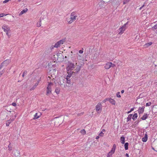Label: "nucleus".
<instances>
[{
    "label": "nucleus",
    "mask_w": 157,
    "mask_h": 157,
    "mask_svg": "<svg viewBox=\"0 0 157 157\" xmlns=\"http://www.w3.org/2000/svg\"><path fill=\"white\" fill-rule=\"evenodd\" d=\"M131 112L132 111H131V110H130V111H128L127 112V113L128 114V113H131Z\"/></svg>",
    "instance_id": "60"
},
{
    "label": "nucleus",
    "mask_w": 157,
    "mask_h": 157,
    "mask_svg": "<svg viewBox=\"0 0 157 157\" xmlns=\"http://www.w3.org/2000/svg\"><path fill=\"white\" fill-rule=\"evenodd\" d=\"M80 67H79L78 69H75V71L77 72H78V71H80Z\"/></svg>",
    "instance_id": "46"
},
{
    "label": "nucleus",
    "mask_w": 157,
    "mask_h": 157,
    "mask_svg": "<svg viewBox=\"0 0 157 157\" xmlns=\"http://www.w3.org/2000/svg\"><path fill=\"white\" fill-rule=\"evenodd\" d=\"M27 73V71H24V72H23V74L22 75L23 77H24L26 75Z\"/></svg>",
    "instance_id": "32"
},
{
    "label": "nucleus",
    "mask_w": 157,
    "mask_h": 157,
    "mask_svg": "<svg viewBox=\"0 0 157 157\" xmlns=\"http://www.w3.org/2000/svg\"><path fill=\"white\" fill-rule=\"evenodd\" d=\"M81 58H82V56H80L78 54L77 56V58L78 59H79V60L81 59Z\"/></svg>",
    "instance_id": "36"
},
{
    "label": "nucleus",
    "mask_w": 157,
    "mask_h": 157,
    "mask_svg": "<svg viewBox=\"0 0 157 157\" xmlns=\"http://www.w3.org/2000/svg\"><path fill=\"white\" fill-rule=\"evenodd\" d=\"M6 14H4L3 13L0 14V17H2L4 16H6Z\"/></svg>",
    "instance_id": "41"
},
{
    "label": "nucleus",
    "mask_w": 157,
    "mask_h": 157,
    "mask_svg": "<svg viewBox=\"0 0 157 157\" xmlns=\"http://www.w3.org/2000/svg\"><path fill=\"white\" fill-rule=\"evenodd\" d=\"M121 142L122 144H124L125 142V138L123 136L121 137L120 139Z\"/></svg>",
    "instance_id": "17"
},
{
    "label": "nucleus",
    "mask_w": 157,
    "mask_h": 157,
    "mask_svg": "<svg viewBox=\"0 0 157 157\" xmlns=\"http://www.w3.org/2000/svg\"><path fill=\"white\" fill-rule=\"evenodd\" d=\"M39 83V82L38 81L35 85L33 86L32 87H30V91H32L34 90V89H36V86L38 85V84Z\"/></svg>",
    "instance_id": "13"
},
{
    "label": "nucleus",
    "mask_w": 157,
    "mask_h": 157,
    "mask_svg": "<svg viewBox=\"0 0 157 157\" xmlns=\"http://www.w3.org/2000/svg\"><path fill=\"white\" fill-rule=\"evenodd\" d=\"M77 17L78 16L75 12H73L71 13L70 18L73 22L75 21L77 19Z\"/></svg>",
    "instance_id": "4"
},
{
    "label": "nucleus",
    "mask_w": 157,
    "mask_h": 157,
    "mask_svg": "<svg viewBox=\"0 0 157 157\" xmlns=\"http://www.w3.org/2000/svg\"><path fill=\"white\" fill-rule=\"evenodd\" d=\"M125 155L127 157H129V155H128V153H126V154H125Z\"/></svg>",
    "instance_id": "55"
},
{
    "label": "nucleus",
    "mask_w": 157,
    "mask_h": 157,
    "mask_svg": "<svg viewBox=\"0 0 157 157\" xmlns=\"http://www.w3.org/2000/svg\"><path fill=\"white\" fill-rule=\"evenodd\" d=\"M109 101V98H105V99L103 101V103H105V102L106 101Z\"/></svg>",
    "instance_id": "42"
},
{
    "label": "nucleus",
    "mask_w": 157,
    "mask_h": 157,
    "mask_svg": "<svg viewBox=\"0 0 157 157\" xmlns=\"http://www.w3.org/2000/svg\"><path fill=\"white\" fill-rule=\"evenodd\" d=\"M144 5H143L140 8V10H141V9L144 6Z\"/></svg>",
    "instance_id": "52"
},
{
    "label": "nucleus",
    "mask_w": 157,
    "mask_h": 157,
    "mask_svg": "<svg viewBox=\"0 0 157 157\" xmlns=\"http://www.w3.org/2000/svg\"><path fill=\"white\" fill-rule=\"evenodd\" d=\"M109 101L112 105H115L116 104V101L113 99L111 98H109Z\"/></svg>",
    "instance_id": "12"
},
{
    "label": "nucleus",
    "mask_w": 157,
    "mask_h": 157,
    "mask_svg": "<svg viewBox=\"0 0 157 157\" xmlns=\"http://www.w3.org/2000/svg\"><path fill=\"white\" fill-rule=\"evenodd\" d=\"M124 92V90H122L121 91V92L122 94H123Z\"/></svg>",
    "instance_id": "56"
},
{
    "label": "nucleus",
    "mask_w": 157,
    "mask_h": 157,
    "mask_svg": "<svg viewBox=\"0 0 157 157\" xmlns=\"http://www.w3.org/2000/svg\"><path fill=\"white\" fill-rule=\"evenodd\" d=\"M152 42H150L148 43H147L144 46H146V47H149L152 44Z\"/></svg>",
    "instance_id": "25"
},
{
    "label": "nucleus",
    "mask_w": 157,
    "mask_h": 157,
    "mask_svg": "<svg viewBox=\"0 0 157 157\" xmlns=\"http://www.w3.org/2000/svg\"><path fill=\"white\" fill-rule=\"evenodd\" d=\"M54 87V84L53 82H48L46 90V95L49 96L52 94V89Z\"/></svg>",
    "instance_id": "1"
},
{
    "label": "nucleus",
    "mask_w": 157,
    "mask_h": 157,
    "mask_svg": "<svg viewBox=\"0 0 157 157\" xmlns=\"http://www.w3.org/2000/svg\"><path fill=\"white\" fill-rule=\"evenodd\" d=\"M152 29L153 30H154V29H157V23L152 27Z\"/></svg>",
    "instance_id": "34"
},
{
    "label": "nucleus",
    "mask_w": 157,
    "mask_h": 157,
    "mask_svg": "<svg viewBox=\"0 0 157 157\" xmlns=\"http://www.w3.org/2000/svg\"><path fill=\"white\" fill-rule=\"evenodd\" d=\"M51 77L50 76H48L47 78L48 80V81L49 80H51Z\"/></svg>",
    "instance_id": "51"
},
{
    "label": "nucleus",
    "mask_w": 157,
    "mask_h": 157,
    "mask_svg": "<svg viewBox=\"0 0 157 157\" xmlns=\"http://www.w3.org/2000/svg\"><path fill=\"white\" fill-rule=\"evenodd\" d=\"M71 75H68L66 79H69L70 77H71Z\"/></svg>",
    "instance_id": "43"
},
{
    "label": "nucleus",
    "mask_w": 157,
    "mask_h": 157,
    "mask_svg": "<svg viewBox=\"0 0 157 157\" xmlns=\"http://www.w3.org/2000/svg\"><path fill=\"white\" fill-rule=\"evenodd\" d=\"M116 96L118 98H121V96L120 94V92H118L117 93Z\"/></svg>",
    "instance_id": "35"
},
{
    "label": "nucleus",
    "mask_w": 157,
    "mask_h": 157,
    "mask_svg": "<svg viewBox=\"0 0 157 157\" xmlns=\"http://www.w3.org/2000/svg\"><path fill=\"white\" fill-rule=\"evenodd\" d=\"M145 107L143 106V107H140L138 110V112L139 114H142L144 111Z\"/></svg>",
    "instance_id": "11"
},
{
    "label": "nucleus",
    "mask_w": 157,
    "mask_h": 157,
    "mask_svg": "<svg viewBox=\"0 0 157 157\" xmlns=\"http://www.w3.org/2000/svg\"><path fill=\"white\" fill-rule=\"evenodd\" d=\"M126 29V27H125L124 26H122L118 29V34L120 35H122Z\"/></svg>",
    "instance_id": "8"
},
{
    "label": "nucleus",
    "mask_w": 157,
    "mask_h": 157,
    "mask_svg": "<svg viewBox=\"0 0 157 157\" xmlns=\"http://www.w3.org/2000/svg\"><path fill=\"white\" fill-rule=\"evenodd\" d=\"M132 116V114H130L129 115L128 117H127V121H129L130 120L131 117Z\"/></svg>",
    "instance_id": "28"
},
{
    "label": "nucleus",
    "mask_w": 157,
    "mask_h": 157,
    "mask_svg": "<svg viewBox=\"0 0 157 157\" xmlns=\"http://www.w3.org/2000/svg\"><path fill=\"white\" fill-rule=\"evenodd\" d=\"M137 117V114L136 113H135L133 115L132 119L133 120H135L136 119Z\"/></svg>",
    "instance_id": "21"
},
{
    "label": "nucleus",
    "mask_w": 157,
    "mask_h": 157,
    "mask_svg": "<svg viewBox=\"0 0 157 157\" xmlns=\"http://www.w3.org/2000/svg\"><path fill=\"white\" fill-rule=\"evenodd\" d=\"M14 119L15 118H13V119H10V120L7 121L6 123V126H9L10 123L14 120Z\"/></svg>",
    "instance_id": "14"
},
{
    "label": "nucleus",
    "mask_w": 157,
    "mask_h": 157,
    "mask_svg": "<svg viewBox=\"0 0 157 157\" xmlns=\"http://www.w3.org/2000/svg\"><path fill=\"white\" fill-rule=\"evenodd\" d=\"M65 41L64 40H60L55 44L54 47L56 48L59 47Z\"/></svg>",
    "instance_id": "6"
},
{
    "label": "nucleus",
    "mask_w": 157,
    "mask_h": 157,
    "mask_svg": "<svg viewBox=\"0 0 157 157\" xmlns=\"http://www.w3.org/2000/svg\"><path fill=\"white\" fill-rule=\"evenodd\" d=\"M53 80H54L53 79H52V82L53 81Z\"/></svg>",
    "instance_id": "62"
},
{
    "label": "nucleus",
    "mask_w": 157,
    "mask_h": 157,
    "mask_svg": "<svg viewBox=\"0 0 157 157\" xmlns=\"http://www.w3.org/2000/svg\"><path fill=\"white\" fill-rule=\"evenodd\" d=\"M111 62H108L104 66L105 69H109L111 67Z\"/></svg>",
    "instance_id": "10"
},
{
    "label": "nucleus",
    "mask_w": 157,
    "mask_h": 157,
    "mask_svg": "<svg viewBox=\"0 0 157 157\" xmlns=\"http://www.w3.org/2000/svg\"><path fill=\"white\" fill-rule=\"evenodd\" d=\"M60 55H61V56H62V54H61V53H57V56H58H58H60Z\"/></svg>",
    "instance_id": "50"
},
{
    "label": "nucleus",
    "mask_w": 157,
    "mask_h": 157,
    "mask_svg": "<svg viewBox=\"0 0 157 157\" xmlns=\"http://www.w3.org/2000/svg\"><path fill=\"white\" fill-rule=\"evenodd\" d=\"M128 22H126V23L124 24V25H123V26H124L125 27H126V25H128Z\"/></svg>",
    "instance_id": "48"
},
{
    "label": "nucleus",
    "mask_w": 157,
    "mask_h": 157,
    "mask_svg": "<svg viewBox=\"0 0 157 157\" xmlns=\"http://www.w3.org/2000/svg\"><path fill=\"white\" fill-rule=\"evenodd\" d=\"M16 152L17 153V155H19V151L18 150H16Z\"/></svg>",
    "instance_id": "53"
},
{
    "label": "nucleus",
    "mask_w": 157,
    "mask_h": 157,
    "mask_svg": "<svg viewBox=\"0 0 157 157\" xmlns=\"http://www.w3.org/2000/svg\"><path fill=\"white\" fill-rule=\"evenodd\" d=\"M147 139L146 138H146L144 137L142 138V140L144 142H146L147 141Z\"/></svg>",
    "instance_id": "37"
},
{
    "label": "nucleus",
    "mask_w": 157,
    "mask_h": 157,
    "mask_svg": "<svg viewBox=\"0 0 157 157\" xmlns=\"http://www.w3.org/2000/svg\"><path fill=\"white\" fill-rule=\"evenodd\" d=\"M10 1V0H5L3 1V3H6Z\"/></svg>",
    "instance_id": "44"
},
{
    "label": "nucleus",
    "mask_w": 157,
    "mask_h": 157,
    "mask_svg": "<svg viewBox=\"0 0 157 157\" xmlns=\"http://www.w3.org/2000/svg\"><path fill=\"white\" fill-rule=\"evenodd\" d=\"M144 138H146H146L147 139V134H145V136H144Z\"/></svg>",
    "instance_id": "58"
},
{
    "label": "nucleus",
    "mask_w": 157,
    "mask_h": 157,
    "mask_svg": "<svg viewBox=\"0 0 157 157\" xmlns=\"http://www.w3.org/2000/svg\"><path fill=\"white\" fill-rule=\"evenodd\" d=\"M2 29L4 32L6 33V35L8 36H9V33L10 32V28L9 26L7 25L4 24L2 26Z\"/></svg>",
    "instance_id": "2"
},
{
    "label": "nucleus",
    "mask_w": 157,
    "mask_h": 157,
    "mask_svg": "<svg viewBox=\"0 0 157 157\" xmlns=\"http://www.w3.org/2000/svg\"><path fill=\"white\" fill-rule=\"evenodd\" d=\"M102 106L101 103L99 102L95 106V109L98 113H100L102 111Z\"/></svg>",
    "instance_id": "3"
},
{
    "label": "nucleus",
    "mask_w": 157,
    "mask_h": 157,
    "mask_svg": "<svg viewBox=\"0 0 157 157\" xmlns=\"http://www.w3.org/2000/svg\"><path fill=\"white\" fill-rule=\"evenodd\" d=\"M66 21L68 23V24H70L72 23L73 22L71 20V19L70 18H66Z\"/></svg>",
    "instance_id": "18"
},
{
    "label": "nucleus",
    "mask_w": 157,
    "mask_h": 157,
    "mask_svg": "<svg viewBox=\"0 0 157 157\" xmlns=\"http://www.w3.org/2000/svg\"><path fill=\"white\" fill-rule=\"evenodd\" d=\"M71 54H72L73 53V52L72 51H71Z\"/></svg>",
    "instance_id": "63"
},
{
    "label": "nucleus",
    "mask_w": 157,
    "mask_h": 157,
    "mask_svg": "<svg viewBox=\"0 0 157 157\" xmlns=\"http://www.w3.org/2000/svg\"><path fill=\"white\" fill-rule=\"evenodd\" d=\"M75 65L73 63H70L68 64L67 69V70H71L75 68Z\"/></svg>",
    "instance_id": "7"
},
{
    "label": "nucleus",
    "mask_w": 157,
    "mask_h": 157,
    "mask_svg": "<svg viewBox=\"0 0 157 157\" xmlns=\"http://www.w3.org/2000/svg\"><path fill=\"white\" fill-rule=\"evenodd\" d=\"M134 109V108H132L131 109V111H133Z\"/></svg>",
    "instance_id": "59"
},
{
    "label": "nucleus",
    "mask_w": 157,
    "mask_h": 157,
    "mask_svg": "<svg viewBox=\"0 0 157 157\" xmlns=\"http://www.w3.org/2000/svg\"><path fill=\"white\" fill-rule=\"evenodd\" d=\"M11 61L10 59H7L1 63L0 66L1 67H6L11 62Z\"/></svg>",
    "instance_id": "5"
},
{
    "label": "nucleus",
    "mask_w": 157,
    "mask_h": 157,
    "mask_svg": "<svg viewBox=\"0 0 157 157\" xmlns=\"http://www.w3.org/2000/svg\"><path fill=\"white\" fill-rule=\"evenodd\" d=\"M153 149L155 150V151H157V145H155L154 148H153Z\"/></svg>",
    "instance_id": "40"
},
{
    "label": "nucleus",
    "mask_w": 157,
    "mask_h": 157,
    "mask_svg": "<svg viewBox=\"0 0 157 157\" xmlns=\"http://www.w3.org/2000/svg\"><path fill=\"white\" fill-rule=\"evenodd\" d=\"M99 138V136H97L96 137V139H98Z\"/></svg>",
    "instance_id": "54"
},
{
    "label": "nucleus",
    "mask_w": 157,
    "mask_h": 157,
    "mask_svg": "<svg viewBox=\"0 0 157 157\" xmlns=\"http://www.w3.org/2000/svg\"><path fill=\"white\" fill-rule=\"evenodd\" d=\"M151 105V102H150L147 103L146 104V106H150Z\"/></svg>",
    "instance_id": "38"
},
{
    "label": "nucleus",
    "mask_w": 157,
    "mask_h": 157,
    "mask_svg": "<svg viewBox=\"0 0 157 157\" xmlns=\"http://www.w3.org/2000/svg\"><path fill=\"white\" fill-rule=\"evenodd\" d=\"M98 136L100 137L103 136H104V133L102 132H101L99 134Z\"/></svg>",
    "instance_id": "33"
},
{
    "label": "nucleus",
    "mask_w": 157,
    "mask_h": 157,
    "mask_svg": "<svg viewBox=\"0 0 157 157\" xmlns=\"http://www.w3.org/2000/svg\"><path fill=\"white\" fill-rule=\"evenodd\" d=\"M128 143H126L124 144V147L125 150H127L128 149Z\"/></svg>",
    "instance_id": "27"
},
{
    "label": "nucleus",
    "mask_w": 157,
    "mask_h": 157,
    "mask_svg": "<svg viewBox=\"0 0 157 157\" xmlns=\"http://www.w3.org/2000/svg\"><path fill=\"white\" fill-rule=\"evenodd\" d=\"M147 118V114H144L141 117V119L143 120H145Z\"/></svg>",
    "instance_id": "16"
},
{
    "label": "nucleus",
    "mask_w": 157,
    "mask_h": 157,
    "mask_svg": "<svg viewBox=\"0 0 157 157\" xmlns=\"http://www.w3.org/2000/svg\"><path fill=\"white\" fill-rule=\"evenodd\" d=\"M60 91V89L59 88H57L56 89L55 92L57 94H59Z\"/></svg>",
    "instance_id": "22"
},
{
    "label": "nucleus",
    "mask_w": 157,
    "mask_h": 157,
    "mask_svg": "<svg viewBox=\"0 0 157 157\" xmlns=\"http://www.w3.org/2000/svg\"><path fill=\"white\" fill-rule=\"evenodd\" d=\"M41 113L40 112H38L34 115L33 119L35 120L39 118L41 115Z\"/></svg>",
    "instance_id": "9"
},
{
    "label": "nucleus",
    "mask_w": 157,
    "mask_h": 157,
    "mask_svg": "<svg viewBox=\"0 0 157 157\" xmlns=\"http://www.w3.org/2000/svg\"><path fill=\"white\" fill-rule=\"evenodd\" d=\"M8 150L9 151H11L12 150V147L11 145V143L10 142V143L8 146Z\"/></svg>",
    "instance_id": "20"
},
{
    "label": "nucleus",
    "mask_w": 157,
    "mask_h": 157,
    "mask_svg": "<svg viewBox=\"0 0 157 157\" xmlns=\"http://www.w3.org/2000/svg\"><path fill=\"white\" fill-rule=\"evenodd\" d=\"M80 132L83 135H85L86 134V132L85 129H82L81 130Z\"/></svg>",
    "instance_id": "29"
},
{
    "label": "nucleus",
    "mask_w": 157,
    "mask_h": 157,
    "mask_svg": "<svg viewBox=\"0 0 157 157\" xmlns=\"http://www.w3.org/2000/svg\"><path fill=\"white\" fill-rule=\"evenodd\" d=\"M154 111L155 113L157 112V107H154L153 108Z\"/></svg>",
    "instance_id": "39"
},
{
    "label": "nucleus",
    "mask_w": 157,
    "mask_h": 157,
    "mask_svg": "<svg viewBox=\"0 0 157 157\" xmlns=\"http://www.w3.org/2000/svg\"><path fill=\"white\" fill-rule=\"evenodd\" d=\"M41 25V21L40 20V21L37 22L36 24V26L37 27H40Z\"/></svg>",
    "instance_id": "24"
},
{
    "label": "nucleus",
    "mask_w": 157,
    "mask_h": 157,
    "mask_svg": "<svg viewBox=\"0 0 157 157\" xmlns=\"http://www.w3.org/2000/svg\"><path fill=\"white\" fill-rule=\"evenodd\" d=\"M114 153V152L113 151L111 150L109 152L108 155V156L109 157L110 156H112V155Z\"/></svg>",
    "instance_id": "23"
},
{
    "label": "nucleus",
    "mask_w": 157,
    "mask_h": 157,
    "mask_svg": "<svg viewBox=\"0 0 157 157\" xmlns=\"http://www.w3.org/2000/svg\"><path fill=\"white\" fill-rule=\"evenodd\" d=\"M116 148V144H113V145L112 148L111 150L115 152Z\"/></svg>",
    "instance_id": "19"
},
{
    "label": "nucleus",
    "mask_w": 157,
    "mask_h": 157,
    "mask_svg": "<svg viewBox=\"0 0 157 157\" xmlns=\"http://www.w3.org/2000/svg\"><path fill=\"white\" fill-rule=\"evenodd\" d=\"M130 0H123V4H125L128 3Z\"/></svg>",
    "instance_id": "30"
},
{
    "label": "nucleus",
    "mask_w": 157,
    "mask_h": 157,
    "mask_svg": "<svg viewBox=\"0 0 157 157\" xmlns=\"http://www.w3.org/2000/svg\"><path fill=\"white\" fill-rule=\"evenodd\" d=\"M83 50H80L79 51V53H80V54L82 53H83Z\"/></svg>",
    "instance_id": "49"
},
{
    "label": "nucleus",
    "mask_w": 157,
    "mask_h": 157,
    "mask_svg": "<svg viewBox=\"0 0 157 157\" xmlns=\"http://www.w3.org/2000/svg\"><path fill=\"white\" fill-rule=\"evenodd\" d=\"M111 67H113L115 66V65L111 63Z\"/></svg>",
    "instance_id": "47"
},
{
    "label": "nucleus",
    "mask_w": 157,
    "mask_h": 157,
    "mask_svg": "<svg viewBox=\"0 0 157 157\" xmlns=\"http://www.w3.org/2000/svg\"><path fill=\"white\" fill-rule=\"evenodd\" d=\"M105 129H103L101 132H105Z\"/></svg>",
    "instance_id": "57"
},
{
    "label": "nucleus",
    "mask_w": 157,
    "mask_h": 157,
    "mask_svg": "<svg viewBox=\"0 0 157 157\" xmlns=\"http://www.w3.org/2000/svg\"><path fill=\"white\" fill-rule=\"evenodd\" d=\"M66 83L68 84V86H70L71 84L70 80L69 79H67Z\"/></svg>",
    "instance_id": "26"
},
{
    "label": "nucleus",
    "mask_w": 157,
    "mask_h": 157,
    "mask_svg": "<svg viewBox=\"0 0 157 157\" xmlns=\"http://www.w3.org/2000/svg\"><path fill=\"white\" fill-rule=\"evenodd\" d=\"M14 155H16V154H15V153H14Z\"/></svg>",
    "instance_id": "61"
},
{
    "label": "nucleus",
    "mask_w": 157,
    "mask_h": 157,
    "mask_svg": "<svg viewBox=\"0 0 157 157\" xmlns=\"http://www.w3.org/2000/svg\"><path fill=\"white\" fill-rule=\"evenodd\" d=\"M28 11V9L27 8H25L22 11H21L19 14V15H21L23 14L26 13Z\"/></svg>",
    "instance_id": "15"
},
{
    "label": "nucleus",
    "mask_w": 157,
    "mask_h": 157,
    "mask_svg": "<svg viewBox=\"0 0 157 157\" xmlns=\"http://www.w3.org/2000/svg\"><path fill=\"white\" fill-rule=\"evenodd\" d=\"M12 105L13 106H16L17 105V104H16V103L15 102H13L12 104Z\"/></svg>",
    "instance_id": "45"
},
{
    "label": "nucleus",
    "mask_w": 157,
    "mask_h": 157,
    "mask_svg": "<svg viewBox=\"0 0 157 157\" xmlns=\"http://www.w3.org/2000/svg\"><path fill=\"white\" fill-rule=\"evenodd\" d=\"M2 68V67H0V76H1L4 73V71H1V69Z\"/></svg>",
    "instance_id": "31"
}]
</instances>
